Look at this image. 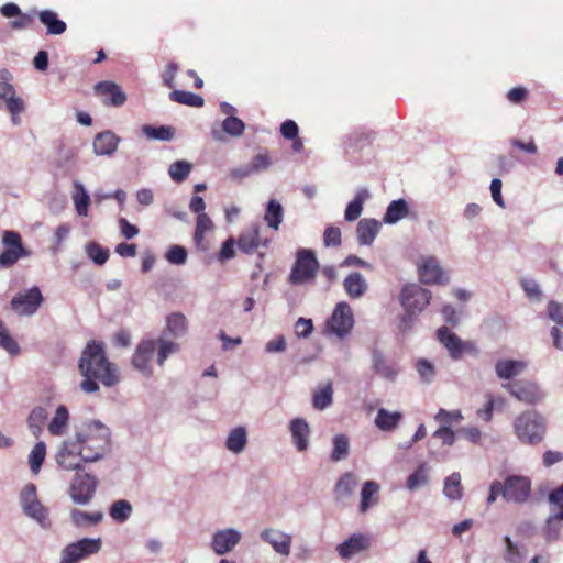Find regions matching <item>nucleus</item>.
<instances>
[{
    "mask_svg": "<svg viewBox=\"0 0 563 563\" xmlns=\"http://www.w3.org/2000/svg\"><path fill=\"white\" fill-rule=\"evenodd\" d=\"M549 501L560 508L559 518H563V484L550 493Z\"/></svg>",
    "mask_w": 563,
    "mask_h": 563,
    "instance_id": "774afa93",
    "label": "nucleus"
},
{
    "mask_svg": "<svg viewBox=\"0 0 563 563\" xmlns=\"http://www.w3.org/2000/svg\"><path fill=\"white\" fill-rule=\"evenodd\" d=\"M379 230V223L375 219H362L356 228L357 241L361 245H371Z\"/></svg>",
    "mask_w": 563,
    "mask_h": 563,
    "instance_id": "bb28decb",
    "label": "nucleus"
},
{
    "mask_svg": "<svg viewBox=\"0 0 563 563\" xmlns=\"http://www.w3.org/2000/svg\"><path fill=\"white\" fill-rule=\"evenodd\" d=\"M180 350L178 343L158 338L157 340L148 339L142 340L132 355L131 364L134 369L140 372L145 377H151L154 374L153 360L155 351H157L156 363L163 366L169 355L177 353Z\"/></svg>",
    "mask_w": 563,
    "mask_h": 563,
    "instance_id": "f03ea898",
    "label": "nucleus"
},
{
    "mask_svg": "<svg viewBox=\"0 0 563 563\" xmlns=\"http://www.w3.org/2000/svg\"><path fill=\"white\" fill-rule=\"evenodd\" d=\"M369 198L367 189H360L354 199L347 205L344 217L347 221L356 220L363 210L364 202Z\"/></svg>",
    "mask_w": 563,
    "mask_h": 563,
    "instance_id": "2f4dec72",
    "label": "nucleus"
},
{
    "mask_svg": "<svg viewBox=\"0 0 563 563\" xmlns=\"http://www.w3.org/2000/svg\"><path fill=\"white\" fill-rule=\"evenodd\" d=\"M401 420V412L389 411L385 408H379L375 417L374 423L380 431L391 432L398 427Z\"/></svg>",
    "mask_w": 563,
    "mask_h": 563,
    "instance_id": "393cba45",
    "label": "nucleus"
},
{
    "mask_svg": "<svg viewBox=\"0 0 563 563\" xmlns=\"http://www.w3.org/2000/svg\"><path fill=\"white\" fill-rule=\"evenodd\" d=\"M169 98L174 102L196 108H200L205 103L202 97L185 90H173L169 95Z\"/></svg>",
    "mask_w": 563,
    "mask_h": 563,
    "instance_id": "58836bf2",
    "label": "nucleus"
},
{
    "mask_svg": "<svg viewBox=\"0 0 563 563\" xmlns=\"http://www.w3.org/2000/svg\"><path fill=\"white\" fill-rule=\"evenodd\" d=\"M416 368L423 382L430 383L434 378L435 369L433 364L429 361L424 358L419 360L416 364Z\"/></svg>",
    "mask_w": 563,
    "mask_h": 563,
    "instance_id": "13d9d810",
    "label": "nucleus"
},
{
    "mask_svg": "<svg viewBox=\"0 0 563 563\" xmlns=\"http://www.w3.org/2000/svg\"><path fill=\"white\" fill-rule=\"evenodd\" d=\"M264 219L268 227L273 228L274 230H278L283 221L282 205L276 200H269L266 207Z\"/></svg>",
    "mask_w": 563,
    "mask_h": 563,
    "instance_id": "79ce46f5",
    "label": "nucleus"
},
{
    "mask_svg": "<svg viewBox=\"0 0 563 563\" xmlns=\"http://www.w3.org/2000/svg\"><path fill=\"white\" fill-rule=\"evenodd\" d=\"M506 543V560L510 563H521L522 555L519 548L511 541L509 537H505Z\"/></svg>",
    "mask_w": 563,
    "mask_h": 563,
    "instance_id": "e2e57ef3",
    "label": "nucleus"
},
{
    "mask_svg": "<svg viewBox=\"0 0 563 563\" xmlns=\"http://www.w3.org/2000/svg\"><path fill=\"white\" fill-rule=\"evenodd\" d=\"M437 339L446 349L453 360H460L464 354L477 355L478 349L472 341H463L448 327H440L437 330Z\"/></svg>",
    "mask_w": 563,
    "mask_h": 563,
    "instance_id": "423d86ee",
    "label": "nucleus"
},
{
    "mask_svg": "<svg viewBox=\"0 0 563 563\" xmlns=\"http://www.w3.org/2000/svg\"><path fill=\"white\" fill-rule=\"evenodd\" d=\"M38 19L46 26L49 35H60L67 29L66 23L59 20L57 13L52 10L41 11Z\"/></svg>",
    "mask_w": 563,
    "mask_h": 563,
    "instance_id": "c85d7f7f",
    "label": "nucleus"
},
{
    "mask_svg": "<svg viewBox=\"0 0 563 563\" xmlns=\"http://www.w3.org/2000/svg\"><path fill=\"white\" fill-rule=\"evenodd\" d=\"M100 548V539H80L77 542L66 545L62 550L60 563H78L81 559L97 553Z\"/></svg>",
    "mask_w": 563,
    "mask_h": 563,
    "instance_id": "9b49d317",
    "label": "nucleus"
},
{
    "mask_svg": "<svg viewBox=\"0 0 563 563\" xmlns=\"http://www.w3.org/2000/svg\"><path fill=\"white\" fill-rule=\"evenodd\" d=\"M56 462L63 470L79 472L85 462L76 440H65L56 453Z\"/></svg>",
    "mask_w": 563,
    "mask_h": 563,
    "instance_id": "ddd939ff",
    "label": "nucleus"
},
{
    "mask_svg": "<svg viewBox=\"0 0 563 563\" xmlns=\"http://www.w3.org/2000/svg\"><path fill=\"white\" fill-rule=\"evenodd\" d=\"M87 254L98 265H103L109 258V251L97 243H90L87 246Z\"/></svg>",
    "mask_w": 563,
    "mask_h": 563,
    "instance_id": "6e6d98bb",
    "label": "nucleus"
},
{
    "mask_svg": "<svg viewBox=\"0 0 563 563\" xmlns=\"http://www.w3.org/2000/svg\"><path fill=\"white\" fill-rule=\"evenodd\" d=\"M142 131L146 137L151 140H161V141H170L174 135L175 131L172 126H153V125H144L142 128Z\"/></svg>",
    "mask_w": 563,
    "mask_h": 563,
    "instance_id": "37998d69",
    "label": "nucleus"
},
{
    "mask_svg": "<svg viewBox=\"0 0 563 563\" xmlns=\"http://www.w3.org/2000/svg\"><path fill=\"white\" fill-rule=\"evenodd\" d=\"M373 367L374 371L385 377V378H393L395 376V371L386 363L383 354L375 350L373 352Z\"/></svg>",
    "mask_w": 563,
    "mask_h": 563,
    "instance_id": "3c124183",
    "label": "nucleus"
},
{
    "mask_svg": "<svg viewBox=\"0 0 563 563\" xmlns=\"http://www.w3.org/2000/svg\"><path fill=\"white\" fill-rule=\"evenodd\" d=\"M548 314L551 320L555 323L563 325V305L551 300L548 303Z\"/></svg>",
    "mask_w": 563,
    "mask_h": 563,
    "instance_id": "69168bd1",
    "label": "nucleus"
},
{
    "mask_svg": "<svg viewBox=\"0 0 563 563\" xmlns=\"http://www.w3.org/2000/svg\"><path fill=\"white\" fill-rule=\"evenodd\" d=\"M44 302V297L37 286L18 292L11 300V309L18 316H33Z\"/></svg>",
    "mask_w": 563,
    "mask_h": 563,
    "instance_id": "1a4fd4ad",
    "label": "nucleus"
},
{
    "mask_svg": "<svg viewBox=\"0 0 563 563\" xmlns=\"http://www.w3.org/2000/svg\"><path fill=\"white\" fill-rule=\"evenodd\" d=\"M191 170V164L186 161H176L169 166L168 174L176 183L184 181Z\"/></svg>",
    "mask_w": 563,
    "mask_h": 563,
    "instance_id": "8fccbe9b",
    "label": "nucleus"
},
{
    "mask_svg": "<svg viewBox=\"0 0 563 563\" xmlns=\"http://www.w3.org/2000/svg\"><path fill=\"white\" fill-rule=\"evenodd\" d=\"M431 299L430 290L422 288L417 284L406 285L400 294V303L405 310L421 312Z\"/></svg>",
    "mask_w": 563,
    "mask_h": 563,
    "instance_id": "4468645a",
    "label": "nucleus"
},
{
    "mask_svg": "<svg viewBox=\"0 0 563 563\" xmlns=\"http://www.w3.org/2000/svg\"><path fill=\"white\" fill-rule=\"evenodd\" d=\"M34 25V16L27 13L16 15V19L11 22V27L14 30L31 29Z\"/></svg>",
    "mask_w": 563,
    "mask_h": 563,
    "instance_id": "338daca9",
    "label": "nucleus"
},
{
    "mask_svg": "<svg viewBox=\"0 0 563 563\" xmlns=\"http://www.w3.org/2000/svg\"><path fill=\"white\" fill-rule=\"evenodd\" d=\"M46 445L44 442H37L29 455V464L33 474H38L45 460Z\"/></svg>",
    "mask_w": 563,
    "mask_h": 563,
    "instance_id": "a18cd8bd",
    "label": "nucleus"
},
{
    "mask_svg": "<svg viewBox=\"0 0 563 563\" xmlns=\"http://www.w3.org/2000/svg\"><path fill=\"white\" fill-rule=\"evenodd\" d=\"M514 427L517 437L529 444L541 442L545 433V420L534 410H527L519 415Z\"/></svg>",
    "mask_w": 563,
    "mask_h": 563,
    "instance_id": "39448f33",
    "label": "nucleus"
},
{
    "mask_svg": "<svg viewBox=\"0 0 563 563\" xmlns=\"http://www.w3.org/2000/svg\"><path fill=\"white\" fill-rule=\"evenodd\" d=\"M357 485L356 476L347 472L343 474L335 484L334 494L338 499H344L352 495Z\"/></svg>",
    "mask_w": 563,
    "mask_h": 563,
    "instance_id": "7c9ffc66",
    "label": "nucleus"
},
{
    "mask_svg": "<svg viewBox=\"0 0 563 563\" xmlns=\"http://www.w3.org/2000/svg\"><path fill=\"white\" fill-rule=\"evenodd\" d=\"M166 260L172 264H184L187 260V251L180 245H173L166 253Z\"/></svg>",
    "mask_w": 563,
    "mask_h": 563,
    "instance_id": "052dcab7",
    "label": "nucleus"
},
{
    "mask_svg": "<svg viewBox=\"0 0 563 563\" xmlns=\"http://www.w3.org/2000/svg\"><path fill=\"white\" fill-rule=\"evenodd\" d=\"M2 243L5 249L0 253V267H12L21 257L26 256L21 235L15 231H4Z\"/></svg>",
    "mask_w": 563,
    "mask_h": 563,
    "instance_id": "9d476101",
    "label": "nucleus"
},
{
    "mask_svg": "<svg viewBox=\"0 0 563 563\" xmlns=\"http://www.w3.org/2000/svg\"><path fill=\"white\" fill-rule=\"evenodd\" d=\"M70 518L75 526L86 527L99 523L103 518V514L101 511L86 512L79 509H74L70 512Z\"/></svg>",
    "mask_w": 563,
    "mask_h": 563,
    "instance_id": "72a5a7b5",
    "label": "nucleus"
},
{
    "mask_svg": "<svg viewBox=\"0 0 563 563\" xmlns=\"http://www.w3.org/2000/svg\"><path fill=\"white\" fill-rule=\"evenodd\" d=\"M344 289L350 298H360L367 290V283L361 273L349 274L343 283Z\"/></svg>",
    "mask_w": 563,
    "mask_h": 563,
    "instance_id": "cd10ccee",
    "label": "nucleus"
},
{
    "mask_svg": "<svg viewBox=\"0 0 563 563\" xmlns=\"http://www.w3.org/2000/svg\"><path fill=\"white\" fill-rule=\"evenodd\" d=\"M261 537L268 542L277 553L284 555L289 554L291 544L290 536L278 530L266 529L261 533Z\"/></svg>",
    "mask_w": 563,
    "mask_h": 563,
    "instance_id": "5701e85b",
    "label": "nucleus"
},
{
    "mask_svg": "<svg viewBox=\"0 0 563 563\" xmlns=\"http://www.w3.org/2000/svg\"><path fill=\"white\" fill-rule=\"evenodd\" d=\"M379 485L373 481H367L363 484L361 490L360 511L365 514L371 506L378 503Z\"/></svg>",
    "mask_w": 563,
    "mask_h": 563,
    "instance_id": "c756f323",
    "label": "nucleus"
},
{
    "mask_svg": "<svg viewBox=\"0 0 563 563\" xmlns=\"http://www.w3.org/2000/svg\"><path fill=\"white\" fill-rule=\"evenodd\" d=\"M79 371L85 377L80 384L85 393L97 391L98 380L107 387H112L119 382L117 367L108 361L103 347L95 341L88 343L82 351Z\"/></svg>",
    "mask_w": 563,
    "mask_h": 563,
    "instance_id": "f257e3e1",
    "label": "nucleus"
},
{
    "mask_svg": "<svg viewBox=\"0 0 563 563\" xmlns=\"http://www.w3.org/2000/svg\"><path fill=\"white\" fill-rule=\"evenodd\" d=\"M434 418L438 422L444 423L449 427L453 422L462 420L463 417L459 410L448 411L445 409H440Z\"/></svg>",
    "mask_w": 563,
    "mask_h": 563,
    "instance_id": "0e129e2a",
    "label": "nucleus"
},
{
    "mask_svg": "<svg viewBox=\"0 0 563 563\" xmlns=\"http://www.w3.org/2000/svg\"><path fill=\"white\" fill-rule=\"evenodd\" d=\"M97 487L98 479L96 476L88 473L76 472L68 493L75 504L87 505L93 498Z\"/></svg>",
    "mask_w": 563,
    "mask_h": 563,
    "instance_id": "0eeeda50",
    "label": "nucleus"
},
{
    "mask_svg": "<svg viewBox=\"0 0 563 563\" xmlns=\"http://www.w3.org/2000/svg\"><path fill=\"white\" fill-rule=\"evenodd\" d=\"M187 319L180 312L170 313L166 320L167 331L175 338L181 336L187 332Z\"/></svg>",
    "mask_w": 563,
    "mask_h": 563,
    "instance_id": "4c0bfd02",
    "label": "nucleus"
},
{
    "mask_svg": "<svg viewBox=\"0 0 563 563\" xmlns=\"http://www.w3.org/2000/svg\"><path fill=\"white\" fill-rule=\"evenodd\" d=\"M353 325L354 318L351 307L344 301L339 302L327 322L329 332L344 338L351 332Z\"/></svg>",
    "mask_w": 563,
    "mask_h": 563,
    "instance_id": "f8f14e48",
    "label": "nucleus"
},
{
    "mask_svg": "<svg viewBox=\"0 0 563 563\" xmlns=\"http://www.w3.org/2000/svg\"><path fill=\"white\" fill-rule=\"evenodd\" d=\"M75 192L73 195V200L75 203L76 211L79 216L88 214V207L90 203V197L86 191L85 187L80 183H75Z\"/></svg>",
    "mask_w": 563,
    "mask_h": 563,
    "instance_id": "ea45409f",
    "label": "nucleus"
},
{
    "mask_svg": "<svg viewBox=\"0 0 563 563\" xmlns=\"http://www.w3.org/2000/svg\"><path fill=\"white\" fill-rule=\"evenodd\" d=\"M120 137L111 131L98 133L93 139V152L98 156H110L118 150Z\"/></svg>",
    "mask_w": 563,
    "mask_h": 563,
    "instance_id": "412c9836",
    "label": "nucleus"
},
{
    "mask_svg": "<svg viewBox=\"0 0 563 563\" xmlns=\"http://www.w3.org/2000/svg\"><path fill=\"white\" fill-rule=\"evenodd\" d=\"M562 521L563 518H559V512L551 515L547 519L545 525L542 528V534L547 542H554L560 538Z\"/></svg>",
    "mask_w": 563,
    "mask_h": 563,
    "instance_id": "c9c22d12",
    "label": "nucleus"
},
{
    "mask_svg": "<svg viewBox=\"0 0 563 563\" xmlns=\"http://www.w3.org/2000/svg\"><path fill=\"white\" fill-rule=\"evenodd\" d=\"M503 486V498L507 503L523 504L531 496V479L523 475L508 476Z\"/></svg>",
    "mask_w": 563,
    "mask_h": 563,
    "instance_id": "6e6552de",
    "label": "nucleus"
},
{
    "mask_svg": "<svg viewBox=\"0 0 563 563\" xmlns=\"http://www.w3.org/2000/svg\"><path fill=\"white\" fill-rule=\"evenodd\" d=\"M369 538L363 533H354L343 543L339 544L336 550L342 559H350L351 556L365 551L369 548Z\"/></svg>",
    "mask_w": 563,
    "mask_h": 563,
    "instance_id": "6ab92c4d",
    "label": "nucleus"
},
{
    "mask_svg": "<svg viewBox=\"0 0 563 563\" xmlns=\"http://www.w3.org/2000/svg\"><path fill=\"white\" fill-rule=\"evenodd\" d=\"M319 267V262L312 250L298 249L287 280L292 286L310 284L314 280Z\"/></svg>",
    "mask_w": 563,
    "mask_h": 563,
    "instance_id": "20e7f679",
    "label": "nucleus"
},
{
    "mask_svg": "<svg viewBox=\"0 0 563 563\" xmlns=\"http://www.w3.org/2000/svg\"><path fill=\"white\" fill-rule=\"evenodd\" d=\"M443 493L448 498L452 500H459L462 498L463 488L461 485V475L459 473H452L449 477H446Z\"/></svg>",
    "mask_w": 563,
    "mask_h": 563,
    "instance_id": "a19ab883",
    "label": "nucleus"
},
{
    "mask_svg": "<svg viewBox=\"0 0 563 563\" xmlns=\"http://www.w3.org/2000/svg\"><path fill=\"white\" fill-rule=\"evenodd\" d=\"M132 512V506L128 500L120 499L112 504L110 508V516L118 522H124L128 520Z\"/></svg>",
    "mask_w": 563,
    "mask_h": 563,
    "instance_id": "de8ad7c7",
    "label": "nucleus"
},
{
    "mask_svg": "<svg viewBox=\"0 0 563 563\" xmlns=\"http://www.w3.org/2000/svg\"><path fill=\"white\" fill-rule=\"evenodd\" d=\"M69 419L68 410L65 406L57 407L55 416L48 424V431L52 435H62L65 432Z\"/></svg>",
    "mask_w": 563,
    "mask_h": 563,
    "instance_id": "473e14b6",
    "label": "nucleus"
},
{
    "mask_svg": "<svg viewBox=\"0 0 563 563\" xmlns=\"http://www.w3.org/2000/svg\"><path fill=\"white\" fill-rule=\"evenodd\" d=\"M342 243L341 230L338 227H328L323 233V244L327 247L339 246Z\"/></svg>",
    "mask_w": 563,
    "mask_h": 563,
    "instance_id": "bf43d9fd",
    "label": "nucleus"
},
{
    "mask_svg": "<svg viewBox=\"0 0 563 563\" xmlns=\"http://www.w3.org/2000/svg\"><path fill=\"white\" fill-rule=\"evenodd\" d=\"M0 100L5 101V106L12 117L13 124H20L19 114L24 111L25 104L22 98L15 96L13 85L9 82H0Z\"/></svg>",
    "mask_w": 563,
    "mask_h": 563,
    "instance_id": "a211bd4d",
    "label": "nucleus"
},
{
    "mask_svg": "<svg viewBox=\"0 0 563 563\" xmlns=\"http://www.w3.org/2000/svg\"><path fill=\"white\" fill-rule=\"evenodd\" d=\"M222 129L229 135L236 137L243 134L245 124L241 119L230 115L223 120Z\"/></svg>",
    "mask_w": 563,
    "mask_h": 563,
    "instance_id": "603ef678",
    "label": "nucleus"
},
{
    "mask_svg": "<svg viewBox=\"0 0 563 563\" xmlns=\"http://www.w3.org/2000/svg\"><path fill=\"white\" fill-rule=\"evenodd\" d=\"M527 363L517 360H500L495 365L496 375L500 379H511L522 373Z\"/></svg>",
    "mask_w": 563,
    "mask_h": 563,
    "instance_id": "a878e982",
    "label": "nucleus"
},
{
    "mask_svg": "<svg viewBox=\"0 0 563 563\" xmlns=\"http://www.w3.org/2000/svg\"><path fill=\"white\" fill-rule=\"evenodd\" d=\"M521 287L526 292V296L530 300L540 301L542 298V291L539 285L531 279H521Z\"/></svg>",
    "mask_w": 563,
    "mask_h": 563,
    "instance_id": "680f3d73",
    "label": "nucleus"
},
{
    "mask_svg": "<svg viewBox=\"0 0 563 563\" xmlns=\"http://www.w3.org/2000/svg\"><path fill=\"white\" fill-rule=\"evenodd\" d=\"M350 451L349 439L345 434H336L333 438V449L331 453V460L339 462L347 457Z\"/></svg>",
    "mask_w": 563,
    "mask_h": 563,
    "instance_id": "c03bdc74",
    "label": "nucleus"
},
{
    "mask_svg": "<svg viewBox=\"0 0 563 563\" xmlns=\"http://www.w3.org/2000/svg\"><path fill=\"white\" fill-rule=\"evenodd\" d=\"M240 539L241 534L234 529L217 531L213 534L212 549L217 554L222 555L231 551Z\"/></svg>",
    "mask_w": 563,
    "mask_h": 563,
    "instance_id": "aec40b11",
    "label": "nucleus"
},
{
    "mask_svg": "<svg viewBox=\"0 0 563 563\" xmlns=\"http://www.w3.org/2000/svg\"><path fill=\"white\" fill-rule=\"evenodd\" d=\"M0 347L5 350L11 355L20 353V346L16 341L11 336L3 321L0 320Z\"/></svg>",
    "mask_w": 563,
    "mask_h": 563,
    "instance_id": "09e8293b",
    "label": "nucleus"
},
{
    "mask_svg": "<svg viewBox=\"0 0 563 563\" xmlns=\"http://www.w3.org/2000/svg\"><path fill=\"white\" fill-rule=\"evenodd\" d=\"M333 388L329 382L324 387L319 389L313 395V407L318 410H323L332 404Z\"/></svg>",
    "mask_w": 563,
    "mask_h": 563,
    "instance_id": "49530a36",
    "label": "nucleus"
},
{
    "mask_svg": "<svg viewBox=\"0 0 563 563\" xmlns=\"http://www.w3.org/2000/svg\"><path fill=\"white\" fill-rule=\"evenodd\" d=\"M75 440L79 444L85 462L101 460L111 446L110 430L101 422H89L75 433Z\"/></svg>",
    "mask_w": 563,
    "mask_h": 563,
    "instance_id": "7ed1b4c3",
    "label": "nucleus"
},
{
    "mask_svg": "<svg viewBox=\"0 0 563 563\" xmlns=\"http://www.w3.org/2000/svg\"><path fill=\"white\" fill-rule=\"evenodd\" d=\"M428 482V474L426 464L419 465V467L408 477L406 486L410 490H415L420 486L426 485Z\"/></svg>",
    "mask_w": 563,
    "mask_h": 563,
    "instance_id": "5fc2aeb1",
    "label": "nucleus"
},
{
    "mask_svg": "<svg viewBox=\"0 0 563 563\" xmlns=\"http://www.w3.org/2000/svg\"><path fill=\"white\" fill-rule=\"evenodd\" d=\"M408 213V206L404 199L394 200L389 203L384 221L386 223H396L400 219L405 218Z\"/></svg>",
    "mask_w": 563,
    "mask_h": 563,
    "instance_id": "e433bc0d",
    "label": "nucleus"
},
{
    "mask_svg": "<svg viewBox=\"0 0 563 563\" xmlns=\"http://www.w3.org/2000/svg\"><path fill=\"white\" fill-rule=\"evenodd\" d=\"M268 240L263 242V245L266 246ZM238 247L240 251L252 254L256 251L260 244H262L260 239V225L253 224L246 231L242 232L236 241Z\"/></svg>",
    "mask_w": 563,
    "mask_h": 563,
    "instance_id": "4be33fe9",
    "label": "nucleus"
},
{
    "mask_svg": "<svg viewBox=\"0 0 563 563\" xmlns=\"http://www.w3.org/2000/svg\"><path fill=\"white\" fill-rule=\"evenodd\" d=\"M420 280L427 285L446 284L449 278L435 257H428L419 265Z\"/></svg>",
    "mask_w": 563,
    "mask_h": 563,
    "instance_id": "dca6fc26",
    "label": "nucleus"
},
{
    "mask_svg": "<svg viewBox=\"0 0 563 563\" xmlns=\"http://www.w3.org/2000/svg\"><path fill=\"white\" fill-rule=\"evenodd\" d=\"M246 445V430L243 427L234 428L225 442V446L233 453H240Z\"/></svg>",
    "mask_w": 563,
    "mask_h": 563,
    "instance_id": "f704fd0d",
    "label": "nucleus"
},
{
    "mask_svg": "<svg viewBox=\"0 0 563 563\" xmlns=\"http://www.w3.org/2000/svg\"><path fill=\"white\" fill-rule=\"evenodd\" d=\"M290 432L298 451L302 452L308 448L310 428L302 418H295L290 421Z\"/></svg>",
    "mask_w": 563,
    "mask_h": 563,
    "instance_id": "b1692460",
    "label": "nucleus"
},
{
    "mask_svg": "<svg viewBox=\"0 0 563 563\" xmlns=\"http://www.w3.org/2000/svg\"><path fill=\"white\" fill-rule=\"evenodd\" d=\"M512 397L528 405L542 400L543 394L539 386L531 380H516L503 386Z\"/></svg>",
    "mask_w": 563,
    "mask_h": 563,
    "instance_id": "2eb2a0df",
    "label": "nucleus"
},
{
    "mask_svg": "<svg viewBox=\"0 0 563 563\" xmlns=\"http://www.w3.org/2000/svg\"><path fill=\"white\" fill-rule=\"evenodd\" d=\"M95 92L102 98L106 106L121 107L126 101V95L113 81H101L95 86Z\"/></svg>",
    "mask_w": 563,
    "mask_h": 563,
    "instance_id": "f3484780",
    "label": "nucleus"
},
{
    "mask_svg": "<svg viewBox=\"0 0 563 563\" xmlns=\"http://www.w3.org/2000/svg\"><path fill=\"white\" fill-rule=\"evenodd\" d=\"M24 512L37 520L41 525H44L45 520H47V509L40 503L38 499L33 503H27L25 507H23Z\"/></svg>",
    "mask_w": 563,
    "mask_h": 563,
    "instance_id": "864d4df0",
    "label": "nucleus"
},
{
    "mask_svg": "<svg viewBox=\"0 0 563 563\" xmlns=\"http://www.w3.org/2000/svg\"><path fill=\"white\" fill-rule=\"evenodd\" d=\"M47 418V412L42 407L34 408L29 416L30 428L35 429L34 433L41 431L42 424Z\"/></svg>",
    "mask_w": 563,
    "mask_h": 563,
    "instance_id": "4d7b16f0",
    "label": "nucleus"
}]
</instances>
